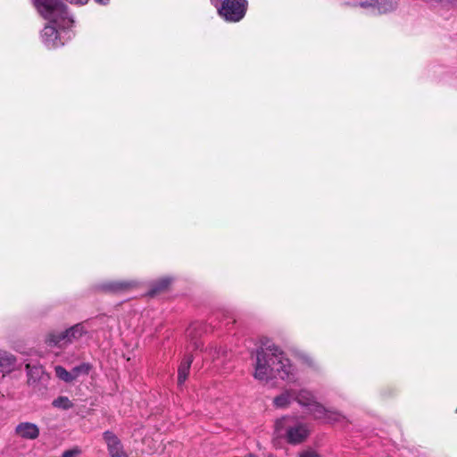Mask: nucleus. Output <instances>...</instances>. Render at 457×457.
<instances>
[{
	"mask_svg": "<svg viewBox=\"0 0 457 457\" xmlns=\"http://www.w3.org/2000/svg\"><path fill=\"white\" fill-rule=\"evenodd\" d=\"M295 367L285 353L274 344L262 343L255 351L254 378L269 380L279 378L288 382L295 380Z\"/></svg>",
	"mask_w": 457,
	"mask_h": 457,
	"instance_id": "nucleus-2",
	"label": "nucleus"
},
{
	"mask_svg": "<svg viewBox=\"0 0 457 457\" xmlns=\"http://www.w3.org/2000/svg\"><path fill=\"white\" fill-rule=\"evenodd\" d=\"M38 14L48 22L40 32L43 45L55 49L70 41L74 33V19L62 0H31Z\"/></svg>",
	"mask_w": 457,
	"mask_h": 457,
	"instance_id": "nucleus-1",
	"label": "nucleus"
},
{
	"mask_svg": "<svg viewBox=\"0 0 457 457\" xmlns=\"http://www.w3.org/2000/svg\"><path fill=\"white\" fill-rule=\"evenodd\" d=\"M293 402H295L294 389H287L273 399L274 406L279 409L287 408Z\"/></svg>",
	"mask_w": 457,
	"mask_h": 457,
	"instance_id": "nucleus-13",
	"label": "nucleus"
},
{
	"mask_svg": "<svg viewBox=\"0 0 457 457\" xmlns=\"http://www.w3.org/2000/svg\"><path fill=\"white\" fill-rule=\"evenodd\" d=\"M359 6L368 9L370 15L386 14L397 8V3L393 0H370L358 4Z\"/></svg>",
	"mask_w": 457,
	"mask_h": 457,
	"instance_id": "nucleus-6",
	"label": "nucleus"
},
{
	"mask_svg": "<svg viewBox=\"0 0 457 457\" xmlns=\"http://www.w3.org/2000/svg\"><path fill=\"white\" fill-rule=\"evenodd\" d=\"M65 1L71 4H76V5H85L88 2V0H65Z\"/></svg>",
	"mask_w": 457,
	"mask_h": 457,
	"instance_id": "nucleus-23",
	"label": "nucleus"
},
{
	"mask_svg": "<svg viewBox=\"0 0 457 457\" xmlns=\"http://www.w3.org/2000/svg\"><path fill=\"white\" fill-rule=\"evenodd\" d=\"M88 333L85 322L77 323L69 328L57 332L52 331L46 337V344L50 347H66L67 345L79 341L82 337Z\"/></svg>",
	"mask_w": 457,
	"mask_h": 457,
	"instance_id": "nucleus-4",
	"label": "nucleus"
},
{
	"mask_svg": "<svg viewBox=\"0 0 457 457\" xmlns=\"http://www.w3.org/2000/svg\"><path fill=\"white\" fill-rule=\"evenodd\" d=\"M191 341H192L193 347L196 350L200 349L203 346V343L199 340L195 339L193 337H192Z\"/></svg>",
	"mask_w": 457,
	"mask_h": 457,
	"instance_id": "nucleus-24",
	"label": "nucleus"
},
{
	"mask_svg": "<svg viewBox=\"0 0 457 457\" xmlns=\"http://www.w3.org/2000/svg\"><path fill=\"white\" fill-rule=\"evenodd\" d=\"M299 457H320V455L316 451L308 449L300 453Z\"/></svg>",
	"mask_w": 457,
	"mask_h": 457,
	"instance_id": "nucleus-22",
	"label": "nucleus"
},
{
	"mask_svg": "<svg viewBox=\"0 0 457 457\" xmlns=\"http://www.w3.org/2000/svg\"><path fill=\"white\" fill-rule=\"evenodd\" d=\"M17 358L12 353L0 349V373L9 374L16 368Z\"/></svg>",
	"mask_w": 457,
	"mask_h": 457,
	"instance_id": "nucleus-10",
	"label": "nucleus"
},
{
	"mask_svg": "<svg viewBox=\"0 0 457 457\" xmlns=\"http://www.w3.org/2000/svg\"><path fill=\"white\" fill-rule=\"evenodd\" d=\"M195 328V325H191L187 329V334L189 337H192V330Z\"/></svg>",
	"mask_w": 457,
	"mask_h": 457,
	"instance_id": "nucleus-25",
	"label": "nucleus"
},
{
	"mask_svg": "<svg viewBox=\"0 0 457 457\" xmlns=\"http://www.w3.org/2000/svg\"><path fill=\"white\" fill-rule=\"evenodd\" d=\"M54 371H55L56 377L59 379H61L66 383H71V382L74 381L72 370L68 371L64 367L59 365L54 368Z\"/></svg>",
	"mask_w": 457,
	"mask_h": 457,
	"instance_id": "nucleus-17",
	"label": "nucleus"
},
{
	"mask_svg": "<svg viewBox=\"0 0 457 457\" xmlns=\"http://www.w3.org/2000/svg\"><path fill=\"white\" fill-rule=\"evenodd\" d=\"M15 433L23 439L34 440L39 436V428L35 423L21 422L16 426Z\"/></svg>",
	"mask_w": 457,
	"mask_h": 457,
	"instance_id": "nucleus-9",
	"label": "nucleus"
},
{
	"mask_svg": "<svg viewBox=\"0 0 457 457\" xmlns=\"http://www.w3.org/2000/svg\"><path fill=\"white\" fill-rule=\"evenodd\" d=\"M212 4L217 8L218 13L226 21L238 22L245 15L248 3L246 0H212Z\"/></svg>",
	"mask_w": 457,
	"mask_h": 457,
	"instance_id": "nucleus-5",
	"label": "nucleus"
},
{
	"mask_svg": "<svg viewBox=\"0 0 457 457\" xmlns=\"http://www.w3.org/2000/svg\"><path fill=\"white\" fill-rule=\"evenodd\" d=\"M52 405L54 408L62 409V410H65V411L70 410L73 407L72 402L67 396H62V395L55 398L53 401Z\"/></svg>",
	"mask_w": 457,
	"mask_h": 457,
	"instance_id": "nucleus-19",
	"label": "nucleus"
},
{
	"mask_svg": "<svg viewBox=\"0 0 457 457\" xmlns=\"http://www.w3.org/2000/svg\"><path fill=\"white\" fill-rule=\"evenodd\" d=\"M92 370V365L88 362H82L71 369L74 380H76L81 375H88Z\"/></svg>",
	"mask_w": 457,
	"mask_h": 457,
	"instance_id": "nucleus-18",
	"label": "nucleus"
},
{
	"mask_svg": "<svg viewBox=\"0 0 457 457\" xmlns=\"http://www.w3.org/2000/svg\"><path fill=\"white\" fill-rule=\"evenodd\" d=\"M25 369L29 384L36 383L38 381L44 373V369L40 365H31L30 363H28L26 364Z\"/></svg>",
	"mask_w": 457,
	"mask_h": 457,
	"instance_id": "nucleus-15",
	"label": "nucleus"
},
{
	"mask_svg": "<svg viewBox=\"0 0 457 457\" xmlns=\"http://www.w3.org/2000/svg\"><path fill=\"white\" fill-rule=\"evenodd\" d=\"M137 286L135 281H111L100 286V289L109 293H120Z\"/></svg>",
	"mask_w": 457,
	"mask_h": 457,
	"instance_id": "nucleus-11",
	"label": "nucleus"
},
{
	"mask_svg": "<svg viewBox=\"0 0 457 457\" xmlns=\"http://www.w3.org/2000/svg\"><path fill=\"white\" fill-rule=\"evenodd\" d=\"M245 457H257V456L253 453H248Z\"/></svg>",
	"mask_w": 457,
	"mask_h": 457,
	"instance_id": "nucleus-27",
	"label": "nucleus"
},
{
	"mask_svg": "<svg viewBox=\"0 0 457 457\" xmlns=\"http://www.w3.org/2000/svg\"><path fill=\"white\" fill-rule=\"evenodd\" d=\"M275 432L278 436H285L287 441L292 445L303 442L309 435L306 425L297 422L289 416H285L276 420Z\"/></svg>",
	"mask_w": 457,
	"mask_h": 457,
	"instance_id": "nucleus-3",
	"label": "nucleus"
},
{
	"mask_svg": "<svg viewBox=\"0 0 457 457\" xmlns=\"http://www.w3.org/2000/svg\"><path fill=\"white\" fill-rule=\"evenodd\" d=\"M108 453L111 457H128L120 439L112 431L103 433Z\"/></svg>",
	"mask_w": 457,
	"mask_h": 457,
	"instance_id": "nucleus-8",
	"label": "nucleus"
},
{
	"mask_svg": "<svg viewBox=\"0 0 457 457\" xmlns=\"http://www.w3.org/2000/svg\"><path fill=\"white\" fill-rule=\"evenodd\" d=\"M96 3L105 5L109 3L110 0H95Z\"/></svg>",
	"mask_w": 457,
	"mask_h": 457,
	"instance_id": "nucleus-26",
	"label": "nucleus"
},
{
	"mask_svg": "<svg viewBox=\"0 0 457 457\" xmlns=\"http://www.w3.org/2000/svg\"><path fill=\"white\" fill-rule=\"evenodd\" d=\"M171 283L170 278H162L159 280H156L151 284L150 289L148 291V295L154 296L157 294L164 291L168 288L170 284Z\"/></svg>",
	"mask_w": 457,
	"mask_h": 457,
	"instance_id": "nucleus-16",
	"label": "nucleus"
},
{
	"mask_svg": "<svg viewBox=\"0 0 457 457\" xmlns=\"http://www.w3.org/2000/svg\"><path fill=\"white\" fill-rule=\"evenodd\" d=\"M310 413L317 420H321L325 422H337L340 421L343 416L333 410L327 409L322 404L314 401L308 408Z\"/></svg>",
	"mask_w": 457,
	"mask_h": 457,
	"instance_id": "nucleus-7",
	"label": "nucleus"
},
{
	"mask_svg": "<svg viewBox=\"0 0 457 457\" xmlns=\"http://www.w3.org/2000/svg\"><path fill=\"white\" fill-rule=\"evenodd\" d=\"M209 355L212 360H218L220 356L224 355L225 350L222 347L211 346L208 350Z\"/></svg>",
	"mask_w": 457,
	"mask_h": 457,
	"instance_id": "nucleus-20",
	"label": "nucleus"
},
{
	"mask_svg": "<svg viewBox=\"0 0 457 457\" xmlns=\"http://www.w3.org/2000/svg\"><path fill=\"white\" fill-rule=\"evenodd\" d=\"M193 362V356L191 354H187L184 356L182 359L179 369H178V384L179 386H182L187 380L191 364Z\"/></svg>",
	"mask_w": 457,
	"mask_h": 457,
	"instance_id": "nucleus-12",
	"label": "nucleus"
},
{
	"mask_svg": "<svg viewBox=\"0 0 457 457\" xmlns=\"http://www.w3.org/2000/svg\"><path fill=\"white\" fill-rule=\"evenodd\" d=\"M295 402H297L300 405L309 408L312 403L315 401L312 393L306 389L295 390L294 389Z\"/></svg>",
	"mask_w": 457,
	"mask_h": 457,
	"instance_id": "nucleus-14",
	"label": "nucleus"
},
{
	"mask_svg": "<svg viewBox=\"0 0 457 457\" xmlns=\"http://www.w3.org/2000/svg\"><path fill=\"white\" fill-rule=\"evenodd\" d=\"M81 454V450L78 447L64 451L62 457H79Z\"/></svg>",
	"mask_w": 457,
	"mask_h": 457,
	"instance_id": "nucleus-21",
	"label": "nucleus"
}]
</instances>
